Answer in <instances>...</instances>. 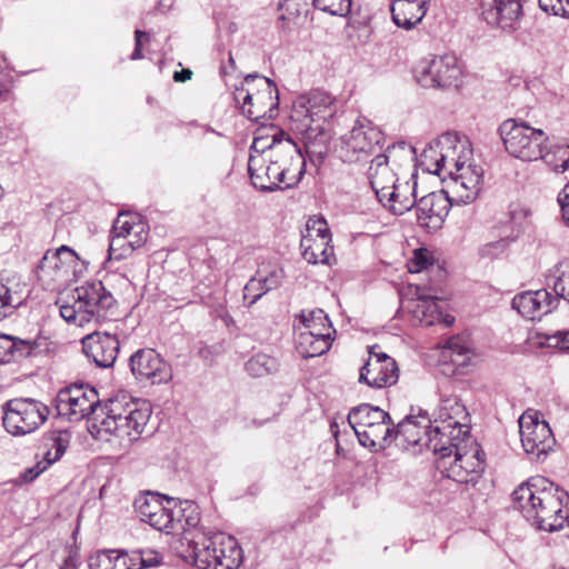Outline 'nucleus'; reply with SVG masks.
Masks as SVG:
<instances>
[{
    "label": "nucleus",
    "mask_w": 569,
    "mask_h": 569,
    "mask_svg": "<svg viewBox=\"0 0 569 569\" xmlns=\"http://www.w3.org/2000/svg\"><path fill=\"white\" fill-rule=\"evenodd\" d=\"M385 420H390L389 413L381 408L369 403H362L352 408L348 415V422L355 433L375 425L378 421Z\"/></svg>",
    "instance_id": "nucleus-33"
},
{
    "label": "nucleus",
    "mask_w": 569,
    "mask_h": 569,
    "mask_svg": "<svg viewBox=\"0 0 569 569\" xmlns=\"http://www.w3.org/2000/svg\"><path fill=\"white\" fill-rule=\"evenodd\" d=\"M379 346H372L369 349V359L368 361H378V363L387 362V360H395L390 356H388L386 352L378 351Z\"/></svg>",
    "instance_id": "nucleus-61"
},
{
    "label": "nucleus",
    "mask_w": 569,
    "mask_h": 569,
    "mask_svg": "<svg viewBox=\"0 0 569 569\" xmlns=\"http://www.w3.org/2000/svg\"><path fill=\"white\" fill-rule=\"evenodd\" d=\"M461 156L456 160V174L445 192L453 204H469L473 202L481 190L483 169L471 161V148H462Z\"/></svg>",
    "instance_id": "nucleus-8"
},
{
    "label": "nucleus",
    "mask_w": 569,
    "mask_h": 569,
    "mask_svg": "<svg viewBox=\"0 0 569 569\" xmlns=\"http://www.w3.org/2000/svg\"><path fill=\"white\" fill-rule=\"evenodd\" d=\"M440 151L438 150V144L436 147L430 146L426 148L421 153L422 164L430 166L432 164L437 158H439Z\"/></svg>",
    "instance_id": "nucleus-60"
},
{
    "label": "nucleus",
    "mask_w": 569,
    "mask_h": 569,
    "mask_svg": "<svg viewBox=\"0 0 569 569\" xmlns=\"http://www.w3.org/2000/svg\"><path fill=\"white\" fill-rule=\"evenodd\" d=\"M279 362L266 353L252 356L246 363V370L252 377H263L278 370Z\"/></svg>",
    "instance_id": "nucleus-41"
},
{
    "label": "nucleus",
    "mask_w": 569,
    "mask_h": 569,
    "mask_svg": "<svg viewBox=\"0 0 569 569\" xmlns=\"http://www.w3.org/2000/svg\"><path fill=\"white\" fill-rule=\"evenodd\" d=\"M515 509L535 528L558 531L569 523V495L549 479L536 476L512 492Z\"/></svg>",
    "instance_id": "nucleus-1"
},
{
    "label": "nucleus",
    "mask_w": 569,
    "mask_h": 569,
    "mask_svg": "<svg viewBox=\"0 0 569 569\" xmlns=\"http://www.w3.org/2000/svg\"><path fill=\"white\" fill-rule=\"evenodd\" d=\"M48 415V407L38 400L11 399L3 406V427L12 436H24L36 431Z\"/></svg>",
    "instance_id": "nucleus-9"
},
{
    "label": "nucleus",
    "mask_w": 569,
    "mask_h": 569,
    "mask_svg": "<svg viewBox=\"0 0 569 569\" xmlns=\"http://www.w3.org/2000/svg\"><path fill=\"white\" fill-rule=\"evenodd\" d=\"M113 232H119L137 249L142 247L149 236V227L141 217L129 212H121L113 222Z\"/></svg>",
    "instance_id": "nucleus-28"
},
{
    "label": "nucleus",
    "mask_w": 569,
    "mask_h": 569,
    "mask_svg": "<svg viewBox=\"0 0 569 569\" xmlns=\"http://www.w3.org/2000/svg\"><path fill=\"white\" fill-rule=\"evenodd\" d=\"M333 341L329 333L298 332L296 347L303 358H313L326 353Z\"/></svg>",
    "instance_id": "nucleus-32"
},
{
    "label": "nucleus",
    "mask_w": 569,
    "mask_h": 569,
    "mask_svg": "<svg viewBox=\"0 0 569 569\" xmlns=\"http://www.w3.org/2000/svg\"><path fill=\"white\" fill-rule=\"evenodd\" d=\"M558 202L561 207L562 217L569 226V184L559 193Z\"/></svg>",
    "instance_id": "nucleus-59"
},
{
    "label": "nucleus",
    "mask_w": 569,
    "mask_h": 569,
    "mask_svg": "<svg viewBox=\"0 0 569 569\" xmlns=\"http://www.w3.org/2000/svg\"><path fill=\"white\" fill-rule=\"evenodd\" d=\"M269 291L270 290H267L264 284L253 276L243 288V300L247 301L248 307H251Z\"/></svg>",
    "instance_id": "nucleus-52"
},
{
    "label": "nucleus",
    "mask_w": 569,
    "mask_h": 569,
    "mask_svg": "<svg viewBox=\"0 0 569 569\" xmlns=\"http://www.w3.org/2000/svg\"><path fill=\"white\" fill-rule=\"evenodd\" d=\"M537 345L547 348H557L560 351L569 352V329L558 330L553 333H538Z\"/></svg>",
    "instance_id": "nucleus-47"
},
{
    "label": "nucleus",
    "mask_w": 569,
    "mask_h": 569,
    "mask_svg": "<svg viewBox=\"0 0 569 569\" xmlns=\"http://www.w3.org/2000/svg\"><path fill=\"white\" fill-rule=\"evenodd\" d=\"M143 552H144V561H143L144 568H151V567H156L157 565H159L160 560H159L158 553L156 551L147 550Z\"/></svg>",
    "instance_id": "nucleus-63"
},
{
    "label": "nucleus",
    "mask_w": 569,
    "mask_h": 569,
    "mask_svg": "<svg viewBox=\"0 0 569 569\" xmlns=\"http://www.w3.org/2000/svg\"><path fill=\"white\" fill-rule=\"evenodd\" d=\"M78 260V254L68 246L48 250L38 264L37 277L44 288L56 290L70 281Z\"/></svg>",
    "instance_id": "nucleus-13"
},
{
    "label": "nucleus",
    "mask_w": 569,
    "mask_h": 569,
    "mask_svg": "<svg viewBox=\"0 0 569 569\" xmlns=\"http://www.w3.org/2000/svg\"><path fill=\"white\" fill-rule=\"evenodd\" d=\"M126 558L128 567H131L130 569H144V552L142 550H136L130 553L126 552Z\"/></svg>",
    "instance_id": "nucleus-58"
},
{
    "label": "nucleus",
    "mask_w": 569,
    "mask_h": 569,
    "mask_svg": "<svg viewBox=\"0 0 569 569\" xmlns=\"http://www.w3.org/2000/svg\"><path fill=\"white\" fill-rule=\"evenodd\" d=\"M316 9L331 16H347L351 9V0H313Z\"/></svg>",
    "instance_id": "nucleus-49"
},
{
    "label": "nucleus",
    "mask_w": 569,
    "mask_h": 569,
    "mask_svg": "<svg viewBox=\"0 0 569 569\" xmlns=\"http://www.w3.org/2000/svg\"><path fill=\"white\" fill-rule=\"evenodd\" d=\"M542 159L553 171L565 172L569 167V146H553L543 150Z\"/></svg>",
    "instance_id": "nucleus-43"
},
{
    "label": "nucleus",
    "mask_w": 569,
    "mask_h": 569,
    "mask_svg": "<svg viewBox=\"0 0 569 569\" xmlns=\"http://www.w3.org/2000/svg\"><path fill=\"white\" fill-rule=\"evenodd\" d=\"M160 501L158 496L150 495L136 499L134 508L141 521L148 522L150 518L158 511H160Z\"/></svg>",
    "instance_id": "nucleus-48"
},
{
    "label": "nucleus",
    "mask_w": 569,
    "mask_h": 569,
    "mask_svg": "<svg viewBox=\"0 0 569 569\" xmlns=\"http://www.w3.org/2000/svg\"><path fill=\"white\" fill-rule=\"evenodd\" d=\"M72 300V305L60 306V315L68 323H100L117 317V300L102 281H90L77 287Z\"/></svg>",
    "instance_id": "nucleus-3"
},
{
    "label": "nucleus",
    "mask_w": 569,
    "mask_h": 569,
    "mask_svg": "<svg viewBox=\"0 0 569 569\" xmlns=\"http://www.w3.org/2000/svg\"><path fill=\"white\" fill-rule=\"evenodd\" d=\"M190 548L193 563L199 569H236L243 559L238 541L221 532L191 541Z\"/></svg>",
    "instance_id": "nucleus-6"
},
{
    "label": "nucleus",
    "mask_w": 569,
    "mask_h": 569,
    "mask_svg": "<svg viewBox=\"0 0 569 569\" xmlns=\"http://www.w3.org/2000/svg\"><path fill=\"white\" fill-rule=\"evenodd\" d=\"M48 467L43 463L42 460H39L34 466L27 468L21 472L20 479L22 482H31L36 478H38L42 472H44Z\"/></svg>",
    "instance_id": "nucleus-57"
},
{
    "label": "nucleus",
    "mask_w": 569,
    "mask_h": 569,
    "mask_svg": "<svg viewBox=\"0 0 569 569\" xmlns=\"http://www.w3.org/2000/svg\"><path fill=\"white\" fill-rule=\"evenodd\" d=\"M248 172L252 184L262 191L289 189L299 183L306 172V160L300 148L287 138L283 144H277L273 157L268 163L259 156L251 154L248 160Z\"/></svg>",
    "instance_id": "nucleus-2"
},
{
    "label": "nucleus",
    "mask_w": 569,
    "mask_h": 569,
    "mask_svg": "<svg viewBox=\"0 0 569 569\" xmlns=\"http://www.w3.org/2000/svg\"><path fill=\"white\" fill-rule=\"evenodd\" d=\"M129 366L139 381L159 385L172 378L169 363L154 349L146 348L136 351L129 359Z\"/></svg>",
    "instance_id": "nucleus-17"
},
{
    "label": "nucleus",
    "mask_w": 569,
    "mask_h": 569,
    "mask_svg": "<svg viewBox=\"0 0 569 569\" xmlns=\"http://www.w3.org/2000/svg\"><path fill=\"white\" fill-rule=\"evenodd\" d=\"M333 101L328 92L321 90H312L293 101L290 126L293 131L301 134L306 144L323 134L326 121L336 112Z\"/></svg>",
    "instance_id": "nucleus-4"
},
{
    "label": "nucleus",
    "mask_w": 569,
    "mask_h": 569,
    "mask_svg": "<svg viewBox=\"0 0 569 569\" xmlns=\"http://www.w3.org/2000/svg\"><path fill=\"white\" fill-rule=\"evenodd\" d=\"M482 18L491 26L512 32L522 18L521 0H480Z\"/></svg>",
    "instance_id": "nucleus-18"
},
{
    "label": "nucleus",
    "mask_w": 569,
    "mask_h": 569,
    "mask_svg": "<svg viewBox=\"0 0 569 569\" xmlns=\"http://www.w3.org/2000/svg\"><path fill=\"white\" fill-rule=\"evenodd\" d=\"M399 368L396 360L378 363V361H367L361 370L359 380L370 387L383 388L392 386L398 381Z\"/></svg>",
    "instance_id": "nucleus-26"
},
{
    "label": "nucleus",
    "mask_w": 569,
    "mask_h": 569,
    "mask_svg": "<svg viewBox=\"0 0 569 569\" xmlns=\"http://www.w3.org/2000/svg\"><path fill=\"white\" fill-rule=\"evenodd\" d=\"M114 550H99L88 559L89 569H113Z\"/></svg>",
    "instance_id": "nucleus-54"
},
{
    "label": "nucleus",
    "mask_w": 569,
    "mask_h": 569,
    "mask_svg": "<svg viewBox=\"0 0 569 569\" xmlns=\"http://www.w3.org/2000/svg\"><path fill=\"white\" fill-rule=\"evenodd\" d=\"M84 355L97 367L110 368L114 365L120 349V342L116 335L107 331H94L81 340Z\"/></svg>",
    "instance_id": "nucleus-20"
},
{
    "label": "nucleus",
    "mask_w": 569,
    "mask_h": 569,
    "mask_svg": "<svg viewBox=\"0 0 569 569\" xmlns=\"http://www.w3.org/2000/svg\"><path fill=\"white\" fill-rule=\"evenodd\" d=\"M470 441L468 428L436 425L429 428L425 445L438 456L437 462H441L443 455L448 453L449 459L457 448H467Z\"/></svg>",
    "instance_id": "nucleus-19"
},
{
    "label": "nucleus",
    "mask_w": 569,
    "mask_h": 569,
    "mask_svg": "<svg viewBox=\"0 0 569 569\" xmlns=\"http://www.w3.org/2000/svg\"><path fill=\"white\" fill-rule=\"evenodd\" d=\"M388 160L389 156L387 153L378 154L371 160L368 170L371 187L379 201H383L393 184H398L395 173L388 166Z\"/></svg>",
    "instance_id": "nucleus-27"
},
{
    "label": "nucleus",
    "mask_w": 569,
    "mask_h": 569,
    "mask_svg": "<svg viewBox=\"0 0 569 569\" xmlns=\"http://www.w3.org/2000/svg\"><path fill=\"white\" fill-rule=\"evenodd\" d=\"M429 428L432 423L426 411L418 416H408L395 428L393 440L402 438L409 446L425 445L428 440Z\"/></svg>",
    "instance_id": "nucleus-24"
},
{
    "label": "nucleus",
    "mask_w": 569,
    "mask_h": 569,
    "mask_svg": "<svg viewBox=\"0 0 569 569\" xmlns=\"http://www.w3.org/2000/svg\"><path fill=\"white\" fill-rule=\"evenodd\" d=\"M539 7L546 13L569 18V0H538Z\"/></svg>",
    "instance_id": "nucleus-53"
},
{
    "label": "nucleus",
    "mask_w": 569,
    "mask_h": 569,
    "mask_svg": "<svg viewBox=\"0 0 569 569\" xmlns=\"http://www.w3.org/2000/svg\"><path fill=\"white\" fill-rule=\"evenodd\" d=\"M452 204L445 190L421 197L413 206L418 223L427 229L440 228Z\"/></svg>",
    "instance_id": "nucleus-21"
},
{
    "label": "nucleus",
    "mask_w": 569,
    "mask_h": 569,
    "mask_svg": "<svg viewBox=\"0 0 569 569\" xmlns=\"http://www.w3.org/2000/svg\"><path fill=\"white\" fill-rule=\"evenodd\" d=\"M385 200L388 201L395 214L406 213L413 208L417 201L416 182L412 184L409 182L393 184Z\"/></svg>",
    "instance_id": "nucleus-34"
},
{
    "label": "nucleus",
    "mask_w": 569,
    "mask_h": 569,
    "mask_svg": "<svg viewBox=\"0 0 569 569\" xmlns=\"http://www.w3.org/2000/svg\"><path fill=\"white\" fill-rule=\"evenodd\" d=\"M14 303L19 305V301L13 300L10 288L0 277V319L7 317L8 309L13 307Z\"/></svg>",
    "instance_id": "nucleus-55"
},
{
    "label": "nucleus",
    "mask_w": 569,
    "mask_h": 569,
    "mask_svg": "<svg viewBox=\"0 0 569 569\" xmlns=\"http://www.w3.org/2000/svg\"><path fill=\"white\" fill-rule=\"evenodd\" d=\"M236 102L242 101V113L249 119H272L278 112L279 92L276 83L258 74H249L233 93Z\"/></svg>",
    "instance_id": "nucleus-5"
},
{
    "label": "nucleus",
    "mask_w": 569,
    "mask_h": 569,
    "mask_svg": "<svg viewBox=\"0 0 569 569\" xmlns=\"http://www.w3.org/2000/svg\"><path fill=\"white\" fill-rule=\"evenodd\" d=\"M101 407L97 390L89 386L74 385L60 390L57 396L58 413L70 421H80L91 415L99 420Z\"/></svg>",
    "instance_id": "nucleus-11"
},
{
    "label": "nucleus",
    "mask_w": 569,
    "mask_h": 569,
    "mask_svg": "<svg viewBox=\"0 0 569 569\" xmlns=\"http://www.w3.org/2000/svg\"><path fill=\"white\" fill-rule=\"evenodd\" d=\"M461 73L458 59L453 53L435 56L421 61L416 68V79L419 84L433 89L457 87Z\"/></svg>",
    "instance_id": "nucleus-14"
},
{
    "label": "nucleus",
    "mask_w": 569,
    "mask_h": 569,
    "mask_svg": "<svg viewBox=\"0 0 569 569\" xmlns=\"http://www.w3.org/2000/svg\"><path fill=\"white\" fill-rule=\"evenodd\" d=\"M147 523L167 533L176 530V511L173 505H161L160 511L157 510Z\"/></svg>",
    "instance_id": "nucleus-44"
},
{
    "label": "nucleus",
    "mask_w": 569,
    "mask_h": 569,
    "mask_svg": "<svg viewBox=\"0 0 569 569\" xmlns=\"http://www.w3.org/2000/svg\"><path fill=\"white\" fill-rule=\"evenodd\" d=\"M138 402L132 401L127 395H120L109 399L101 407V415H104L100 419V422L104 430L110 433H116L119 437L122 430L126 429V422L131 416L130 411H133Z\"/></svg>",
    "instance_id": "nucleus-23"
},
{
    "label": "nucleus",
    "mask_w": 569,
    "mask_h": 569,
    "mask_svg": "<svg viewBox=\"0 0 569 569\" xmlns=\"http://www.w3.org/2000/svg\"><path fill=\"white\" fill-rule=\"evenodd\" d=\"M168 505H173L176 511V528L180 525L182 529L196 528L200 523L199 507L194 501L167 498Z\"/></svg>",
    "instance_id": "nucleus-39"
},
{
    "label": "nucleus",
    "mask_w": 569,
    "mask_h": 569,
    "mask_svg": "<svg viewBox=\"0 0 569 569\" xmlns=\"http://www.w3.org/2000/svg\"><path fill=\"white\" fill-rule=\"evenodd\" d=\"M70 433L66 430H53L44 437L41 460L48 468L61 459L70 445Z\"/></svg>",
    "instance_id": "nucleus-35"
},
{
    "label": "nucleus",
    "mask_w": 569,
    "mask_h": 569,
    "mask_svg": "<svg viewBox=\"0 0 569 569\" xmlns=\"http://www.w3.org/2000/svg\"><path fill=\"white\" fill-rule=\"evenodd\" d=\"M469 413L461 400L455 396H442L437 408L436 423L468 428Z\"/></svg>",
    "instance_id": "nucleus-30"
},
{
    "label": "nucleus",
    "mask_w": 569,
    "mask_h": 569,
    "mask_svg": "<svg viewBox=\"0 0 569 569\" xmlns=\"http://www.w3.org/2000/svg\"><path fill=\"white\" fill-rule=\"evenodd\" d=\"M331 234L327 221L322 218L309 219L306 233L300 241L302 258L312 264H330L333 247L330 246Z\"/></svg>",
    "instance_id": "nucleus-15"
},
{
    "label": "nucleus",
    "mask_w": 569,
    "mask_h": 569,
    "mask_svg": "<svg viewBox=\"0 0 569 569\" xmlns=\"http://www.w3.org/2000/svg\"><path fill=\"white\" fill-rule=\"evenodd\" d=\"M428 266V251L425 249L415 250L413 258L409 262L410 272H420Z\"/></svg>",
    "instance_id": "nucleus-56"
},
{
    "label": "nucleus",
    "mask_w": 569,
    "mask_h": 569,
    "mask_svg": "<svg viewBox=\"0 0 569 569\" xmlns=\"http://www.w3.org/2000/svg\"><path fill=\"white\" fill-rule=\"evenodd\" d=\"M298 318L300 323L295 325V328L299 332L329 333L331 337L336 333L328 315L321 309L312 310L308 313L302 312Z\"/></svg>",
    "instance_id": "nucleus-37"
},
{
    "label": "nucleus",
    "mask_w": 569,
    "mask_h": 569,
    "mask_svg": "<svg viewBox=\"0 0 569 569\" xmlns=\"http://www.w3.org/2000/svg\"><path fill=\"white\" fill-rule=\"evenodd\" d=\"M553 291L558 298L569 302V262L561 263L556 270Z\"/></svg>",
    "instance_id": "nucleus-50"
},
{
    "label": "nucleus",
    "mask_w": 569,
    "mask_h": 569,
    "mask_svg": "<svg viewBox=\"0 0 569 569\" xmlns=\"http://www.w3.org/2000/svg\"><path fill=\"white\" fill-rule=\"evenodd\" d=\"M392 21L400 28L410 30L421 22L426 16L427 8L425 0H393L391 3Z\"/></svg>",
    "instance_id": "nucleus-29"
},
{
    "label": "nucleus",
    "mask_w": 569,
    "mask_h": 569,
    "mask_svg": "<svg viewBox=\"0 0 569 569\" xmlns=\"http://www.w3.org/2000/svg\"><path fill=\"white\" fill-rule=\"evenodd\" d=\"M137 248L131 244L122 234L113 232V228L110 233L109 243V260H121L129 257Z\"/></svg>",
    "instance_id": "nucleus-46"
},
{
    "label": "nucleus",
    "mask_w": 569,
    "mask_h": 569,
    "mask_svg": "<svg viewBox=\"0 0 569 569\" xmlns=\"http://www.w3.org/2000/svg\"><path fill=\"white\" fill-rule=\"evenodd\" d=\"M410 312L425 326L443 323L445 327H449L455 321L452 316L443 313L439 299L430 296H419L410 307Z\"/></svg>",
    "instance_id": "nucleus-25"
},
{
    "label": "nucleus",
    "mask_w": 569,
    "mask_h": 569,
    "mask_svg": "<svg viewBox=\"0 0 569 569\" xmlns=\"http://www.w3.org/2000/svg\"><path fill=\"white\" fill-rule=\"evenodd\" d=\"M34 349L30 340L0 335V363H9L29 357Z\"/></svg>",
    "instance_id": "nucleus-36"
},
{
    "label": "nucleus",
    "mask_w": 569,
    "mask_h": 569,
    "mask_svg": "<svg viewBox=\"0 0 569 569\" xmlns=\"http://www.w3.org/2000/svg\"><path fill=\"white\" fill-rule=\"evenodd\" d=\"M129 420L126 422V429L122 430L120 437H129L130 439H137L143 431L147 422L150 419V410L148 407H140L136 405L133 411H130Z\"/></svg>",
    "instance_id": "nucleus-40"
},
{
    "label": "nucleus",
    "mask_w": 569,
    "mask_h": 569,
    "mask_svg": "<svg viewBox=\"0 0 569 569\" xmlns=\"http://www.w3.org/2000/svg\"><path fill=\"white\" fill-rule=\"evenodd\" d=\"M391 419L378 421L375 425L356 433L359 443L369 448L371 451H378L386 448L393 440L395 428H391Z\"/></svg>",
    "instance_id": "nucleus-31"
},
{
    "label": "nucleus",
    "mask_w": 569,
    "mask_h": 569,
    "mask_svg": "<svg viewBox=\"0 0 569 569\" xmlns=\"http://www.w3.org/2000/svg\"><path fill=\"white\" fill-rule=\"evenodd\" d=\"M382 141V131L370 120L359 118L352 129L340 138V158L345 162L359 161L370 156Z\"/></svg>",
    "instance_id": "nucleus-10"
},
{
    "label": "nucleus",
    "mask_w": 569,
    "mask_h": 569,
    "mask_svg": "<svg viewBox=\"0 0 569 569\" xmlns=\"http://www.w3.org/2000/svg\"><path fill=\"white\" fill-rule=\"evenodd\" d=\"M256 277L264 284L267 290H273L281 284L284 274L278 263L267 261L259 264Z\"/></svg>",
    "instance_id": "nucleus-42"
},
{
    "label": "nucleus",
    "mask_w": 569,
    "mask_h": 569,
    "mask_svg": "<svg viewBox=\"0 0 569 569\" xmlns=\"http://www.w3.org/2000/svg\"><path fill=\"white\" fill-rule=\"evenodd\" d=\"M437 468L458 483L476 485L485 471V453L477 446L469 450L457 448L451 458L448 459V453L443 455Z\"/></svg>",
    "instance_id": "nucleus-12"
},
{
    "label": "nucleus",
    "mask_w": 569,
    "mask_h": 569,
    "mask_svg": "<svg viewBox=\"0 0 569 569\" xmlns=\"http://www.w3.org/2000/svg\"><path fill=\"white\" fill-rule=\"evenodd\" d=\"M80 565L78 555L70 553L62 562L59 569H78Z\"/></svg>",
    "instance_id": "nucleus-64"
},
{
    "label": "nucleus",
    "mask_w": 569,
    "mask_h": 569,
    "mask_svg": "<svg viewBox=\"0 0 569 569\" xmlns=\"http://www.w3.org/2000/svg\"><path fill=\"white\" fill-rule=\"evenodd\" d=\"M499 134L507 152L522 161H536L543 156L548 136L523 121L507 119L499 126Z\"/></svg>",
    "instance_id": "nucleus-7"
},
{
    "label": "nucleus",
    "mask_w": 569,
    "mask_h": 569,
    "mask_svg": "<svg viewBox=\"0 0 569 569\" xmlns=\"http://www.w3.org/2000/svg\"><path fill=\"white\" fill-rule=\"evenodd\" d=\"M509 247L508 238H501L499 240L490 241L478 249V254L481 259L491 261L500 257Z\"/></svg>",
    "instance_id": "nucleus-51"
},
{
    "label": "nucleus",
    "mask_w": 569,
    "mask_h": 569,
    "mask_svg": "<svg viewBox=\"0 0 569 569\" xmlns=\"http://www.w3.org/2000/svg\"><path fill=\"white\" fill-rule=\"evenodd\" d=\"M136 34V48L131 54V59L132 60H138V59H141L142 58V52H141V38L142 37H147V33L141 31V30H136L134 32Z\"/></svg>",
    "instance_id": "nucleus-62"
},
{
    "label": "nucleus",
    "mask_w": 569,
    "mask_h": 569,
    "mask_svg": "<svg viewBox=\"0 0 569 569\" xmlns=\"http://www.w3.org/2000/svg\"><path fill=\"white\" fill-rule=\"evenodd\" d=\"M470 148L467 141L458 142L453 144L452 147H449L447 149V152L440 151L439 158L436 159V161L427 166V171L437 176H441L443 172L448 173L451 177L456 174V160L458 159L462 153V148Z\"/></svg>",
    "instance_id": "nucleus-38"
},
{
    "label": "nucleus",
    "mask_w": 569,
    "mask_h": 569,
    "mask_svg": "<svg viewBox=\"0 0 569 569\" xmlns=\"http://www.w3.org/2000/svg\"><path fill=\"white\" fill-rule=\"evenodd\" d=\"M290 138L283 131H279L270 137H256L250 147V156L256 154L262 158V154L268 151L269 157H273V149L277 144H283L284 140Z\"/></svg>",
    "instance_id": "nucleus-45"
},
{
    "label": "nucleus",
    "mask_w": 569,
    "mask_h": 569,
    "mask_svg": "<svg viewBox=\"0 0 569 569\" xmlns=\"http://www.w3.org/2000/svg\"><path fill=\"white\" fill-rule=\"evenodd\" d=\"M521 443L528 455L540 459L552 450L556 440L545 420H539L537 413H523L519 418Z\"/></svg>",
    "instance_id": "nucleus-16"
},
{
    "label": "nucleus",
    "mask_w": 569,
    "mask_h": 569,
    "mask_svg": "<svg viewBox=\"0 0 569 569\" xmlns=\"http://www.w3.org/2000/svg\"><path fill=\"white\" fill-rule=\"evenodd\" d=\"M511 305L523 318L536 320L551 312L558 305V298L546 289L523 291L513 297Z\"/></svg>",
    "instance_id": "nucleus-22"
}]
</instances>
